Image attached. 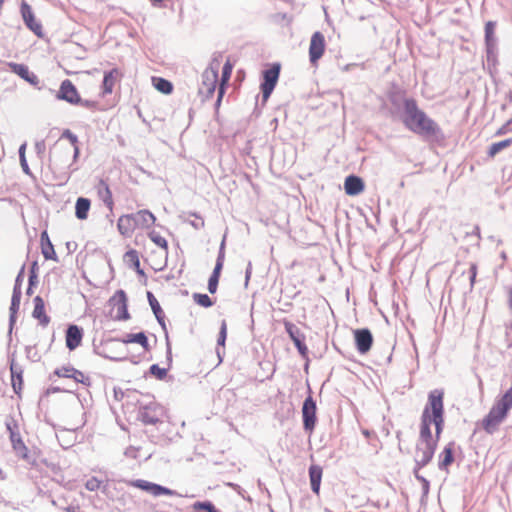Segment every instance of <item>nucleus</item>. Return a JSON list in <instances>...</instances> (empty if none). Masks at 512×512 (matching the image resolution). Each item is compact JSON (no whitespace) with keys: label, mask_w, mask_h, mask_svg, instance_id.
Returning a JSON list of instances; mask_svg holds the SVG:
<instances>
[{"label":"nucleus","mask_w":512,"mask_h":512,"mask_svg":"<svg viewBox=\"0 0 512 512\" xmlns=\"http://www.w3.org/2000/svg\"><path fill=\"white\" fill-rule=\"evenodd\" d=\"M8 66L10 70L18 75L21 79L24 80L25 77H28V73L30 72L27 65L22 63L9 62Z\"/></svg>","instance_id":"nucleus-38"},{"label":"nucleus","mask_w":512,"mask_h":512,"mask_svg":"<svg viewBox=\"0 0 512 512\" xmlns=\"http://www.w3.org/2000/svg\"><path fill=\"white\" fill-rule=\"evenodd\" d=\"M135 404L138 408L137 419L147 427L145 433L150 441L161 446L168 445L173 439V427L167 420L166 409L153 397L148 401L138 399Z\"/></svg>","instance_id":"nucleus-2"},{"label":"nucleus","mask_w":512,"mask_h":512,"mask_svg":"<svg viewBox=\"0 0 512 512\" xmlns=\"http://www.w3.org/2000/svg\"><path fill=\"white\" fill-rule=\"evenodd\" d=\"M220 277L210 275L208 279L207 289L211 294L217 292Z\"/></svg>","instance_id":"nucleus-51"},{"label":"nucleus","mask_w":512,"mask_h":512,"mask_svg":"<svg viewBox=\"0 0 512 512\" xmlns=\"http://www.w3.org/2000/svg\"><path fill=\"white\" fill-rule=\"evenodd\" d=\"M62 138H65L67 140H69V142L72 144V146H76L78 145V137L76 134H74L71 130L69 129H65L63 132H62V135H61Z\"/></svg>","instance_id":"nucleus-54"},{"label":"nucleus","mask_w":512,"mask_h":512,"mask_svg":"<svg viewBox=\"0 0 512 512\" xmlns=\"http://www.w3.org/2000/svg\"><path fill=\"white\" fill-rule=\"evenodd\" d=\"M168 368H162L158 364H152L149 367L148 374L157 380H164L167 377Z\"/></svg>","instance_id":"nucleus-40"},{"label":"nucleus","mask_w":512,"mask_h":512,"mask_svg":"<svg viewBox=\"0 0 512 512\" xmlns=\"http://www.w3.org/2000/svg\"><path fill=\"white\" fill-rule=\"evenodd\" d=\"M122 77V73L118 68L105 71L101 84L102 94L107 95L113 92V88L117 79Z\"/></svg>","instance_id":"nucleus-21"},{"label":"nucleus","mask_w":512,"mask_h":512,"mask_svg":"<svg viewBox=\"0 0 512 512\" xmlns=\"http://www.w3.org/2000/svg\"><path fill=\"white\" fill-rule=\"evenodd\" d=\"M283 325L285 328L286 333L288 334L289 338L293 342L295 348L297 349L300 356L307 361L305 367H308V354L309 350L305 343V334L291 321L284 319Z\"/></svg>","instance_id":"nucleus-7"},{"label":"nucleus","mask_w":512,"mask_h":512,"mask_svg":"<svg viewBox=\"0 0 512 512\" xmlns=\"http://www.w3.org/2000/svg\"><path fill=\"white\" fill-rule=\"evenodd\" d=\"M194 302L204 308H209L214 305V301L207 294L203 293H194L192 295Z\"/></svg>","instance_id":"nucleus-39"},{"label":"nucleus","mask_w":512,"mask_h":512,"mask_svg":"<svg viewBox=\"0 0 512 512\" xmlns=\"http://www.w3.org/2000/svg\"><path fill=\"white\" fill-rule=\"evenodd\" d=\"M444 426V391L434 389L428 393L427 403L421 414L416 457L428 464L432 461Z\"/></svg>","instance_id":"nucleus-1"},{"label":"nucleus","mask_w":512,"mask_h":512,"mask_svg":"<svg viewBox=\"0 0 512 512\" xmlns=\"http://www.w3.org/2000/svg\"><path fill=\"white\" fill-rule=\"evenodd\" d=\"M91 207V201L85 197H79L75 203V216L79 220H86Z\"/></svg>","instance_id":"nucleus-31"},{"label":"nucleus","mask_w":512,"mask_h":512,"mask_svg":"<svg viewBox=\"0 0 512 512\" xmlns=\"http://www.w3.org/2000/svg\"><path fill=\"white\" fill-rule=\"evenodd\" d=\"M455 447L456 443L454 441L449 442L439 454V462L438 469L440 471H444L446 473L449 472V467L455 461Z\"/></svg>","instance_id":"nucleus-18"},{"label":"nucleus","mask_w":512,"mask_h":512,"mask_svg":"<svg viewBox=\"0 0 512 512\" xmlns=\"http://www.w3.org/2000/svg\"><path fill=\"white\" fill-rule=\"evenodd\" d=\"M152 83L156 90L165 95H169L173 92L174 87L172 82L163 77H152Z\"/></svg>","instance_id":"nucleus-33"},{"label":"nucleus","mask_w":512,"mask_h":512,"mask_svg":"<svg viewBox=\"0 0 512 512\" xmlns=\"http://www.w3.org/2000/svg\"><path fill=\"white\" fill-rule=\"evenodd\" d=\"M125 259L129 263V265L135 269L137 274L144 276V270L140 267V259L138 256V252L134 249H130L125 253Z\"/></svg>","instance_id":"nucleus-35"},{"label":"nucleus","mask_w":512,"mask_h":512,"mask_svg":"<svg viewBox=\"0 0 512 512\" xmlns=\"http://www.w3.org/2000/svg\"><path fill=\"white\" fill-rule=\"evenodd\" d=\"M227 339V323L225 320H222L218 338H217V347H225V342Z\"/></svg>","instance_id":"nucleus-44"},{"label":"nucleus","mask_w":512,"mask_h":512,"mask_svg":"<svg viewBox=\"0 0 512 512\" xmlns=\"http://www.w3.org/2000/svg\"><path fill=\"white\" fill-rule=\"evenodd\" d=\"M281 65L278 62L272 63L269 68L262 71L260 90L262 93V104H265L274 91L280 76Z\"/></svg>","instance_id":"nucleus-6"},{"label":"nucleus","mask_w":512,"mask_h":512,"mask_svg":"<svg viewBox=\"0 0 512 512\" xmlns=\"http://www.w3.org/2000/svg\"><path fill=\"white\" fill-rule=\"evenodd\" d=\"M512 409V386L498 397L487 415L481 421L482 429L489 435H493L499 425L507 418Z\"/></svg>","instance_id":"nucleus-4"},{"label":"nucleus","mask_w":512,"mask_h":512,"mask_svg":"<svg viewBox=\"0 0 512 512\" xmlns=\"http://www.w3.org/2000/svg\"><path fill=\"white\" fill-rule=\"evenodd\" d=\"M224 260H225V258H223L222 255L217 256L216 263H215V266H214V269H213L211 275H214L217 277L221 276V272H222L223 265H224Z\"/></svg>","instance_id":"nucleus-53"},{"label":"nucleus","mask_w":512,"mask_h":512,"mask_svg":"<svg viewBox=\"0 0 512 512\" xmlns=\"http://www.w3.org/2000/svg\"><path fill=\"white\" fill-rule=\"evenodd\" d=\"M46 144L44 140L37 141L35 143V151L40 156L45 153Z\"/></svg>","instance_id":"nucleus-60"},{"label":"nucleus","mask_w":512,"mask_h":512,"mask_svg":"<svg viewBox=\"0 0 512 512\" xmlns=\"http://www.w3.org/2000/svg\"><path fill=\"white\" fill-rule=\"evenodd\" d=\"M316 411V401L313 399L311 390L309 389V395L305 398L302 405L303 429L308 434H312L315 429L317 423Z\"/></svg>","instance_id":"nucleus-8"},{"label":"nucleus","mask_w":512,"mask_h":512,"mask_svg":"<svg viewBox=\"0 0 512 512\" xmlns=\"http://www.w3.org/2000/svg\"><path fill=\"white\" fill-rule=\"evenodd\" d=\"M308 472L311 490L313 493L318 495L320 492L323 470L321 466L313 464L309 467Z\"/></svg>","instance_id":"nucleus-30"},{"label":"nucleus","mask_w":512,"mask_h":512,"mask_svg":"<svg viewBox=\"0 0 512 512\" xmlns=\"http://www.w3.org/2000/svg\"><path fill=\"white\" fill-rule=\"evenodd\" d=\"M34 309L32 312L33 318L39 321V324L43 327H46L50 323V317L45 312V302L43 298L39 295L35 296L33 299Z\"/></svg>","instance_id":"nucleus-23"},{"label":"nucleus","mask_w":512,"mask_h":512,"mask_svg":"<svg viewBox=\"0 0 512 512\" xmlns=\"http://www.w3.org/2000/svg\"><path fill=\"white\" fill-rule=\"evenodd\" d=\"M117 228L121 235L129 237L137 228L135 218L132 214H125L119 217Z\"/></svg>","instance_id":"nucleus-25"},{"label":"nucleus","mask_w":512,"mask_h":512,"mask_svg":"<svg viewBox=\"0 0 512 512\" xmlns=\"http://www.w3.org/2000/svg\"><path fill=\"white\" fill-rule=\"evenodd\" d=\"M10 372L13 390L19 395L23 385V369L14 362V359L10 362Z\"/></svg>","instance_id":"nucleus-27"},{"label":"nucleus","mask_w":512,"mask_h":512,"mask_svg":"<svg viewBox=\"0 0 512 512\" xmlns=\"http://www.w3.org/2000/svg\"><path fill=\"white\" fill-rule=\"evenodd\" d=\"M365 188L364 181L361 177L351 174L345 178L344 190L349 196L359 195Z\"/></svg>","instance_id":"nucleus-20"},{"label":"nucleus","mask_w":512,"mask_h":512,"mask_svg":"<svg viewBox=\"0 0 512 512\" xmlns=\"http://www.w3.org/2000/svg\"><path fill=\"white\" fill-rule=\"evenodd\" d=\"M233 66L232 64L227 61L223 67H222V79L221 84H224L226 86V83L229 81L231 74H232Z\"/></svg>","instance_id":"nucleus-47"},{"label":"nucleus","mask_w":512,"mask_h":512,"mask_svg":"<svg viewBox=\"0 0 512 512\" xmlns=\"http://www.w3.org/2000/svg\"><path fill=\"white\" fill-rule=\"evenodd\" d=\"M495 28H496V22L495 21H488L485 24V46H497V38L495 36Z\"/></svg>","instance_id":"nucleus-34"},{"label":"nucleus","mask_w":512,"mask_h":512,"mask_svg":"<svg viewBox=\"0 0 512 512\" xmlns=\"http://www.w3.org/2000/svg\"><path fill=\"white\" fill-rule=\"evenodd\" d=\"M354 342L357 351L364 355L368 353L373 345V335L368 328H358L353 330Z\"/></svg>","instance_id":"nucleus-14"},{"label":"nucleus","mask_w":512,"mask_h":512,"mask_svg":"<svg viewBox=\"0 0 512 512\" xmlns=\"http://www.w3.org/2000/svg\"><path fill=\"white\" fill-rule=\"evenodd\" d=\"M56 98L58 100L66 101L71 105H77L78 102L81 101V96L76 86L69 79H65L61 82Z\"/></svg>","instance_id":"nucleus-12"},{"label":"nucleus","mask_w":512,"mask_h":512,"mask_svg":"<svg viewBox=\"0 0 512 512\" xmlns=\"http://www.w3.org/2000/svg\"><path fill=\"white\" fill-rule=\"evenodd\" d=\"M48 167L51 170V172H53V173H61L62 178L65 179V181H67L69 179L71 172H69V173L62 172L61 168L58 166L56 160H54L51 156L49 157Z\"/></svg>","instance_id":"nucleus-46"},{"label":"nucleus","mask_w":512,"mask_h":512,"mask_svg":"<svg viewBox=\"0 0 512 512\" xmlns=\"http://www.w3.org/2000/svg\"><path fill=\"white\" fill-rule=\"evenodd\" d=\"M108 305L112 308H117V314L114 317L116 321H126L130 319L128 311V298L124 290H117L112 297L108 300Z\"/></svg>","instance_id":"nucleus-10"},{"label":"nucleus","mask_w":512,"mask_h":512,"mask_svg":"<svg viewBox=\"0 0 512 512\" xmlns=\"http://www.w3.org/2000/svg\"><path fill=\"white\" fill-rule=\"evenodd\" d=\"M225 92H226V86L224 84H220L219 88H218V94H217V99L215 101V104H214V107H215V110L217 111L221 105V102H222V99L225 95Z\"/></svg>","instance_id":"nucleus-55"},{"label":"nucleus","mask_w":512,"mask_h":512,"mask_svg":"<svg viewBox=\"0 0 512 512\" xmlns=\"http://www.w3.org/2000/svg\"><path fill=\"white\" fill-rule=\"evenodd\" d=\"M41 251L46 260L58 261L57 254L54 250V246L48 236L47 231H43L40 235Z\"/></svg>","instance_id":"nucleus-29"},{"label":"nucleus","mask_w":512,"mask_h":512,"mask_svg":"<svg viewBox=\"0 0 512 512\" xmlns=\"http://www.w3.org/2000/svg\"><path fill=\"white\" fill-rule=\"evenodd\" d=\"M128 485L138 488L142 491H145L155 497L161 496V495H167V496H178L179 494L177 491L172 490L168 487L162 486L160 484L150 482L144 479H136V480H130L127 482Z\"/></svg>","instance_id":"nucleus-9"},{"label":"nucleus","mask_w":512,"mask_h":512,"mask_svg":"<svg viewBox=\"0 0 512 512\" xmlns=\"http://www.w3.org/2000/svg\"><path fill=\"white\" fill-rule=\"evenodd\" d=\"M53 374L61 378L73 379L76 383H81L87 387L91 385L90 377L85 376L82 371L74 368L71 365L56 368Z\"/></svg>","instance_id":"nucleus-16"},{"label":"nucleus","mask_w":512,"mask_h":512,"mask_svg":"<svg viewBox=\"0 0 512 512\" xmlns=\"http://www.w3.org/2000/svg\"><path fill=\"white\" fill-rule=\"evenodd\" d=\"M147 300H148L151 310H152L157 322L161 326L163 332L168 331L166 322H165L164 311H163L160 303L158 302V300L156 299V297L154 296V294L151 291H147Z\"/></svg>","instance_id":"nucleus-22"},{"label":"nucleus","mask_w":512,"mask_h":512,"mask_svg":"<svg viewBox=\"0 0 512 512\" xmlns=\"http://www.w3.org/2000/svg\"><path fill=\"white\" fill-rule=\"evenodd\" d=\"M148 236L150 240L158 247L163 248L165 250L168 249L167 240L164 237H162L158 232L152 230L151 232L148 233Z\"/></svg>","instance_id":"nucleus-42"},{"label":"nucleus","mask_w":512,"mask_h":512,"mask_svg":"<svg viewBox=\"0 0 512 512\" xmlns=\"http://www.w3.org/2000/svg\"><path fill=\"white\" fill-rule=\"evenodd\" d=\"M132 215L135 218L137 228H149L156 221L154 214L147 209L139 210L136 213H132Z\"/></svg>","instance_id":"nucleus-28"},{"label":"nucleus","mask_w":512,"mask_h":512,"mask_svg":"<svg viewBox=\"0 0 512 512\" xmlns=\"http://www.w3.org/2000/svg\"><path fill=\"white\" fill-rule=\"evenodd\" d=\"M83 329L76 325L70 324L68 325L65 333L66 347L69 351H73L81 345L83 339Z\"/></svg>","instance_id":"nucleus-17"},{"label":"nucleus","mask_w":512,"mask_h":512,"mask_svg":"<svg viewBox=\"0 0 512 512\" xmlns=\"http://www.w3.org/2000/svg\"><path fill=\"white\" fill-rule=\"evenodd\" d=\"M418 481L422 485V495L427 496L430 491V482L424 476L418 477Z\"/></svg>","instance_id":"nucleus-57"},{"label":"nucleus","mask_w":512,"mask_h":512,"mask_svg":"<svg viewBox=\"0 0 512 512\" xmlns=\"http://www.w3.org/2000/svg\"><path fill=\"white\" fill-rule=\"evenodd\" d=\"M164 335H165V340H166V360H167V364H168L167 368L170 369V367L172 365V349H171L168 331L164 332Z\"/></svg>","instance_id":"nucleus-52"},{"label":"nucleus","mask_w":512,"mask_h":512,"mask_svg":"<svg viewBox=\"0 0 512 512\" xmlns=\"http://www.w3.org/2000/svg\"><path fill=\"white\" fill-rule=\"evenodd\" d=\"M13 450L16 454L27 462H31L29 450L22 440L20 433H12L10 437Z\"/></svg>","instance_id":"nucleus-26"},{"label":"nucleus","mask_w":512,"mask_h":512,"mask_svg":"<svg viewBox=\"0 0 512 512\" xmlns=\"http://www.w3.org/2000/svg\"><path fill=\"white\" fill-rule=\"evenodd\" d=\"M100 487H101V481L96 477H91L85 483V488L91 492L100 489Z\"/></svg>","instance_id":"nucleus-49"},{"label":"nucleus","mask_w":512,"mask_h":512,"mask_svg":"<svg viewBox=\"0 0 512 512\" xmlns=\"http://www.w3.org/2000/svg\"><path fill=\"white\" fill-rule=\"evenodd\" d=\"M180 218L184 222L189 223L196 230L202 229L205 225L203 217L196 212L183 213L180 215Z\"/></svg>","instance_id":"nucleus-32"},{"label":"nucleus","mask_w":512,"mask_h":512,"mask_svg":"<svg viewBox=\"0 0 512 512\" xmlns=\"http://www.w3.org/2000/svg\"><path fill=\"white\" fill-rule=\"evenodd\" d=\"M402 123L411 132L428 139L443 140L441 127L421 110L414 98L403 100Z\"/></svg>","instance_id":"nucleus-3"},{"label":"nucleus","mask_w":512,"mask_h":512,"mask_svg":"<svg viewBox=\"0 0 512 512\" xmlns=\"http://www.w3.org/2000/svg\"><path fill=\"white\" fill-rule=\"evenodd\" d=\"M404 99H407L406 97H402L401 95L399 94H392L390 95L389 97V100L391 102V104L395 107V108H400L401 106L403 107V100Z\"/></svg>","instance_id":"nucleus-56"},{"label":"nucleus","mask_w":512,"mask_h":512,"mask_svg":"<svg viewBox=\"0 0 512 512\" xmlns=\"http://www.w3.org/2000/svg\"><path fill=\"white\" fill-rule=\"evenodd\" d=\"M24 80L34 86H36L39 83L38 76L31 71L28 73V77H25Z\"/></svg>","instance_id":"nucleus-61"},{"label":"nucleus","mask_w":512,"mask_h":512,"mask_svg":"<svg viewBox=\"0 0 512 512\" xmlns=\"http://www.w3.org/2000/svg\"><path fill=\"white\" fill-rule=\"evenodd\" d=\"M512 409V386L498 397L487 415L481 421L482 429L489 435H493L499 425L507 418Z\"/></svg>","instance_id":"nucleus-5"},{"label":"nucleus","mask_w":512,"mask_h":512,"mask_svg":"<svg viewBox=\"0 0 512 512\" xmlns=\"http://www.w3.org/2000/svg\"><path fill=\"white\" fill-rule=\"evenodd\" d=\"M414 462H415V465H414L413 469H417V470H421L423 467L428 465V463L421 460L420 457H416V456L414 457Z\"/></svg>","instance_id":"nucleus-64"},{"label":"nucleus","mask_w":512,"mask_h":512,"mask_svg":"<svg viewBox=\"0 0 512 512\" xmlns=\"http://www.w3.org/2000/svg\"><path fill=\"white\" fill-rule=\"evenodd\" d=\"M137 344H139L140 346H142V348H143L145 351H150V349H151L150 344H149L148 337H147V335L145 334V332L142 334V338L140 339V342H138Z\"/></svg>","instance_id":"nucleus-62"},{"label":"nucleus","mask_w":512,"mask_h":512,"mask_svg":"<svg viewBox=\"0 0 512 512\" xmlns=\"http://www.w3.org/2000/svg\"><path fill=\"white\" fill-rule=\"evenodd\" d=\"M143 333L144 331L138 333H128L122 338H114L111 341H119L123 344L138 343L140 342Z\"/></svg>","instance_id":"nucleus-41"},{"label":"nucleus","mask_w":512,"mask_h":512,"mask_svg":"<svg viewBox=\"0 0 512 512\" xmlns=\"http://www.w3.org/2000/svg\"><path fill=\"white\" fill-rule=\"evenodd\" d=\"M510 132H512V117L496 130L495 136H503Z\"/></svg>","instance_id":"nucleus-48"},{"label":"nucleus","mask_w":512,"mask_h":512,"mask_svg":"<svg viewBox=\"0 0 512 512\" xmlns=\"http://www.w3.org/2000/svg\"><path fill=\"white\" fill-rule=\"evenodd\" d=\"M512 145V138H507L499 142L492 143L487 151V155L494 158L499 152Z\"/></svg>","instance_id":"nucleus-36"},{"label":"nucleus","mask_w":512,"mask_h":512,"mask_svg":"<svg viewBox=\"0 0 512 512\" xmlns=\"http://www.w3.org/2000/svg\"><path fill=\"white\" fill-rule=\"evenodd\" d=\"M22 292L19 290V286L17 288H13L12 297H11V304L9 308V330L8 335L10 336L12 333V330L14 328V325L17 320V314L20 308V301H21Z\"/></svg>","instance_id":"nucleus-19"},{"label":"nucleus","mask_w":512,"mask_h":512,"mask_svg":"<svg viewBox=\"0 0 512 512\" xmlns=\"http://www.w3.org/2000/svg\"><path fill=\"white\" fill-rule=\"evenodd\" d=\"M469 273H470V276H469L470 286L472 288L475 284L476 276H477V265L476 264H474V263L471 264Z\"/></svg>","instance_id":"nucleus-59"},{"label":"nucleus","mask_w":512,"mask_h":512,"mask_svg":"<svg viewBox=\"0 0 512 512\" xmlns=\"http://www.w3.org/2000/svg\"><path fill=\"white\" fill-rule=\"evenodd\" d=\"M95 189L97 191L98 197L103 201L105 206L110 211H112L114 201H113L112 192L110 190L107 180L100 179L98 181V183L95 185Z\"/></svg>","instance_id":"nucleus-24"},{"label":"nucleus","mask_w":512,"mask_h":512,"mask_svg":"<svg viewBox=\"0 0 512 512\" xmlns=\"http://www.w3.org/2000/svg\"><path fill=\"white\" fill-rule=\"evenodd\" d=\"M95 353L100 355V356H102L105 359H109V360H112V361H115V362H122V361L129 360V357L127 355L111 356V355L106 354L105 351H97V350H95ZM130 361L132 363H134V364L138 363L136 360L130 359Z\"/></svg>","instance_id":"nucleus-45"},{"label":"nucleus","mask_w":512,"mask_h":512,"mask_svg":"<svg viewBox=\"0 0 512 512\" xmlns=\"http://www.w3.org/2000/svg\"><path fill=\"white\" fill-rule=\"evenodd\" d=\"M218 81V68L208 67L202 73V85L199 88V94L203 95L205 99L213 96Z\"/></svg>","instance_id":"nucleus-11"},{"label":"nucleus","mask_w":512,"mask_h":512,"mask_svg":"<svg viewBox=\"0 0 512 512\" xmlns=\"http://www.w3.org/2000/svg\"><path fill=\"white\" fill-rule=\"evenodd\" d=\"M192 508L195 512H221L215 505L209 501H196L193 503Z\"/></svg>","instance_id":"nucleus-37"},{"label":"nucleus","mask_w":512,"mask_h":512,"mask_svg":"<svg viewBox=\"0 0 512 512\" xmlns=\"http://www.w3.org/2000/svg\"><path fill=\"white\" fill-rule=\"evenodd\" d=\"M38 284V274L31 272L28 275V286L35 287Z\"/></svg>","instance_id":"nucleus-63"},{"label":"nucleus","mask_w":512,"mask_h":512,"mask_svg":"<svg viewBox=\"0 0 512 512\" xmlns=\"http://www.w3.org/2000/svg\"><path fill=\"white\" fill-rule=\"evenodd\" d=\"M486 61L488 66H495L497 64V46H485Z\"/></svg>","instance_id":"nucleus-43"},{"label":"nucleus","mask_w":512,"mask_h":512,"mask_svg":"<svg viewBox=\"0 0 512 512\" xmlns=\"http://www.w3.org/2000/svg\"><path fill=\"white\" fill-rule=\"evenodd\" d=\"M5 426H6L7 432L9 433V438L11 437L12 433H19L18 432V424H17V421L14 418L9 417L5 421Z\"/></svg>","instance_id":"nucleus-50"},{"label":"nucleus","mask_w":512,"mask_h":512,"mask_svg":"<svg viewBox=\"0 0 512 512\" xmlns=\"http://www.w3.org/2000/svg\"><path fill=\"white\" fill-rule=\"evenodd\" d=\"M77 105H81L87 109L95 110L97 108V102L93 100L82 99Z\"/></svg>","instance_id":"nucleus-58"},{"label":"nucleus","mask_w":512,"mask_h":512,"mask_svg":"<svg viewBox=\"0 0 512 512\" xmlns=\"http://www.w3.org/2000/svg\"><path fill=\"white\" fill-rule=\"evenodd\" d=\"M325 46L326 42L324 35L319 31L314 32L311 36L309 46V61L312 65H316L323 56Z\"/></svg>","instance_id":"nucleus-15"},{"label":"nucleus","mask_w":512,"mask_h":512,"mask_svg":"<svg viewBox=\"0 0 512 512\" xmlns=\"http://www.w3.org/2000/svg\"><path fill=\"white\" fill-rule=\"evenodd\" d=\"M21 16L23 18L24 24L26 27L32 31L37 37H43V27L40 22H38L35 18L34 12L32 11L31 6L23 1L20 6Z\"/></svg>","instance_id":"nucleus-13"}]
</instances>
